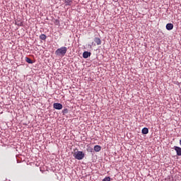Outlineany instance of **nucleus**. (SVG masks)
Returning a JSON list of instances; mask_svg holds the SVG:
<instances>
[{
	"label": "nucleus",
	"instance_id": "obj_1",
	"mask_svg": "<svg viewBox=\"0 0 181 181\" xmlns=\"http://www.w3.org/2000/svg\"><path fill=\"white\" fill-rule=\"evenodd\" d=\"M66 53L67 47H62L55 51L56 56H60L61 57H64Z\"/></svg>",
	"mask_w": 181,
	"mask_h": 181
},
{
	"label": "nucleus",
	"instance_id": "obj_2",
	"mask_svg": "<svg viewBox=\"0 0 181 181\" xmlns=\"http://www.w3.org/2000/svg\"><path fill=\"white\" fill-rule=\"evenodd\" d=\"M73 156L77 159V160H82V159H84L86 154L83 151H76L73 153Z\"/></svg>",
	"mask_w": 181,
	"mask_h": 181
},
{
	"label": "nucleus",
	"instance_id": "obj_3",
	"mask_svg": "<svg viewBox=\"0 0 181 181\" xmlns=\"http://www.w3.org/2000/svg\"><path fill=\"white\" fill-rule=\"evenodd\" d=\"M53 107L55 110H62L63 108V105H62L61 103H56L53 104Z\"/></svg>",
	"mask_w": 181,
	"mask_h": 181
},
{
	"label": "nucleus",
	"instance_id": "obj_4",
	"mask_svg": "<svg viewBox=\"0 0 181 181\" xmlns=\"http://www.w3.org/2000/svg\"><path fill=\"white\" fill-rule=\"evenodd\" d=\"M174 149L175 152L177 153V156H181V148L179 146H174Z\"/></svg>",
	"mask_w": 181,
	"mask_h": 181
},
{
	"label": "nucleus",
	"instance_id": "obj_5",
	"mask_svg": "<svg viewBox=\"0 0 181 181\" xmlns=\"http://www.w3.org/2000/svg\"><path fill=\"white\" fill-rule=\"evenodd\" d=\"M90 56H91V52H88L86 51L83 53V59H88V57H90Z\"/></svg>",
	"mask_w": 181,
	"mask_h": 181
},
{
	"label": "nucleus",
	"instance_id": "obj_6",
	"mask_svg": "<svg viewBox=\"0 0 181 181\" xmlns=\"http://www.w3.org/2000/svg\"><path fill=\"white\" fill-rule=\"evenodd\" d=\"M94 42L96 43L98 46H100V45H101V39L100 37H95Z\"/></svg>",
	"mask_w": 181,
	"mask_h": 181
},
{
	"label": "nucleus",
	"instance_id": "obj_7",
	"mask_svg": "<svg viewBox=\"0 0 181 181\" xmlns=\"http://www.w3.org/2000/svg\"><path fill=\"white\" fill-rule=\"evenodd\" d=\"M166 29H167V30H172V29H173V24L168 23L166 25Z\"/></svg>",
	"mask_w": 181,
	"mask_h": 181
},
{
	"label": "nucleus",
	"instance_id": "obj_8",
	"mask_svg": "<svg viewBox=\"0 0 181 181\" xmlns=\"http://www.w3.org/2000/svg\"><path fill=\"white\" fill-rule=\"evenodd\" d=\"M141 132L144 134V135H146V134L149 133V129H148L146 127H144L142 129Z\"/></svg>",
	"mask_w": 181,
	"mask_h": 181
},
{
	"label": "nucleus",
	"instance_id": "obj_9",
	"mask_svg": "<svg viewBox=\"0 0 181 181\" xmlns=\"http://www.w3.org/2000/svg\"><path fill=\"white\" fill-rule=\"evenodd\" d=\"M64 4H65L66 6H70V5H71V4H73V1L65 0Z\"/></svg>",
	"mask_w": 181,
	"mask_h": 181
},
{
	"label": "nucleus",
	"instance_id": "obj_10",
	"mask_svg": "<svg viewBox=\"0 0 181 181\" xmlns=\"http://www.w3.org/2000/svg\"><path fill=\"white\" fill-rule=\"evenodd\" d=\"M94 151L95 152H100L101 151V146L96 145L94 146Z\"/></svg>",
	"mask_w": 181,
	"mask_h": 181
},
{
	"label": "nucleus",
	"instance_id": "obj_11",
	"mask_svg": "<svg viewBox=\"0 0 181 181\" xmlns=\"http://www.w3.org/2000/svg\"><path fill=\"white\" fill-rule=\"evenodd\" d=\"M25 62L29 64H33V61H32L29 57H25Z\"/></svg>",
	"mask_w": 181,
	"mask_h": 181
},
{
	"label": "nucleus",
	"instance_id": "obj_12",
	"mask_svg": "<svg viewBox=\"0 0 181 181\" xmlns=\"http://www.w3.org/2000/svg\"><path fill=\"white\" fill-rule=\"evenodd\" d=\"M46 35H45V34H41L40 35V39H41V40H46Z\"/></svg>",
	"mask_w": 181,
	"mask_h": 181
},
{
	"label": "nucleus",
	"instance_id": "obj_13",
	"mask_svg": "<svg viewBox=\"0 0 181 181\" xmlns=\"http://www.w3.org/2000/svg\"><path fill=\"white\" fill-rule=\"evenodd\" d=\"M16 25H17V26H23V23H22L21 21H16Z\"/></svg>",
	"mask_w": 181,
	"mask_h": 181
},
{
	"label": "nucleus",
	"instance_id": "obj_14",
	"mask_svg": "<svg viewBox=\"0 0 181 181\" xmlns=\"http://www.w3.org/2000/svg\"><path fill=\"white\" fill-rule=\"evenodd\" d=\"M62 112H63V114H68L69 113V110L68 109H64L62 110Z\"/></svg>",
	"mask_w": 181,
	"mask_h": 181
},
{
	"label": "nucleus",
	"instance_id": "obj_15",
	"mask_svg": "<svg viewBox=\"0 0 181 181\" xmlns=\"http://www.w3.org/2000/svg\"><path fill=\"white\" fill-rule=\"evenodd\" d=\"M54 23H55V25H57V26H59V25H60V22H59V20H55Z\"/></svg>",
	"mask_w": 181,
	"mask_h": 181
},
{
	"label": "nucleus",
	"instance_id": "obj_16",
	"mask_svg": "<svg viewBox=\"0 0 181 181\" xmlns=\"http://www.w3.org/2000/svg\"><path fill=\"white\" fill-rule=\"evenodd\" d=\"M180 145L181 146V139L180 140Z\"/></svg>",
	"mask_w": 181,
	"mask_h": 181
}]
</instances>
